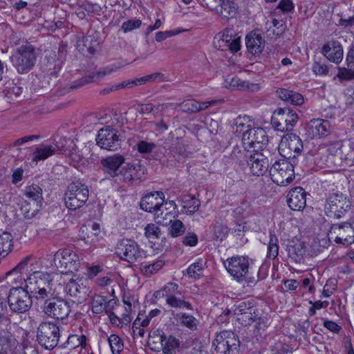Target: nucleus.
I'll return each mask as SVG.
<instances>
[{"label": "nucleus", "mask_w": 354, "mask_h": 354, "mask_svg": "<svg viewBox=\"0 0 354 354\" xmlns=\"http://www.w3.org/2000/svg\"><path fill=\"white\" fill-rule=\"evenodd\" d=\"M39 262L30 266L29 275L26 279H23L20 284L25 283L23 287L28 292L32 297L37 301H44L52 295L50 283L52 282V276L48 272L37 270V266Z\"/></svg>", "instance_id": "f257e3e1"}, {"label": "nucleus", "mask_w": 354, "mask_h": 354, "mask_svg": "<svg viewBox=\"0 0 354 354\" xmlns=\"http://www.w3.org/2000/svg\"><path fill=\"white\" fill-rule=\"evenodd\" d=\"M224 266L230 274L237 282L245 281L248 286H254L259 280L263 279L265 274H261L263 268H260L258 273V279L254 277L248 276L249 274V261L243 256H233L228 258L223 263Z\"/></svg>", "instance_id": "f03ea898"}, {"label": "nucleus", "mask_w": 354, "mask_h": 354, "mask_svg": "<svg viewBox=\"0 0 354 354\" xmlns=\"http://www.w3.org/2000/svg\"><path fill=\"white\" fill-rule=\"evenodd\" d=\"M234 314L237 320L243 326L251 325L256 322V327L259 329L269 326V319L261 315L260 309L253 301H245L234 306Z\"/></svg>", "instance_id": "7ed1b4c3"}, {"label": "nucleus", "mask_w": 354, "mask_h": 354, "mask_svg": "<svg viewBox=\"0 0 354 354\" xmlns=\"http://www.w3.org/2000/svg\"><path fill=\"white\" fill-rule=\"evenodd\" d=\"M10 59L18 73H28L37 62L35 48L32 44L22 45L17 48Z\"/></svg>", "instance_id": "20e7f679"}, {"label": "nucleus", "mask_w": 354, "mask_h": 354, "mask_svg": "<svg viewBox=\"0 0 354 354\" xmlns=\"http://www.w3.org/2000/svg\"><path fill=\"white\" fill-rule=\"evenodd\" d=\"M297 163V159L290 160L283 158L276 161L270 169L272 181L280 186L290 184L295 178L294 167Z\"/></svg>", "instance_id": "39448f33"}, {"label": "nucleus", "mask_w": 354, "mask_h": 354, "mask_svg": "<svg viewBox=\"0 0 354 354\" xmlns=\"http://www.w3.org/2000/svg\"><path fill=\"white\" fill-rule=\"evenodd\" d=\"M115 254L121 260L129 263L140 261L146 257V251L135 240L131 239L119 240L116 243Z\"/></svg>", "instance_id": "423d86ee"}, {"label": "nucleus", "mask_w": 354, "mask_h": 354, "mask_svg": "<svg viewBox=\"0 0 354 354\" xmlns=\"http://www.w3.org/2000/svg\"><path fill=\"white\" fill-rule=\"evenodd\" d=\"M88 187L80 182L71 183L64 194L65 205L71 210H76L84 205L88 198Z\"/></svg>", "instance_id": "0eeeda50"}, {"label": "nucleus", "mask_w": 354, "mask_h": 354, "mask_svg": "<svg viewBox=\"0 0 354 354\" xmlns=\"http://www.w3.org/2000/svg\"><path fill=\"white\" fill-rule=\"evenodd\" d=\"M33 299L22 286L12 288L8 296L10 310L18 314L24 313L32 306Z\"/></svg>", "instance_id": "6e6552de"}, {"label": "nucleus", "mask_w": 354, "mask_h": 354, "mask_svg": "<svg viewBox=\"0 0 354 354\" xmlns=\"http://www.w3.org/2000/svg\"><path fill=\"white\" fill-rule=\"evenodd\" d=\"M60 337L59 328L55 324L50 322L41 323L37 330V341L45 349L55 348Z\"/></svg>", "instance_id": "1a4fd4ad"}, {"label": "nucleus", "mask_w": 354, "mask_h": 354, "mask_svg": "<svg viewBox=\"0 0 354 354\" xmlns=\"http://www.w3.org/2000/svg\"><path fill=\"white\" fill-rule=\"evenodd\" d=\"M53 262L57 272L62 274L77 271L80 264L77 255L67 248L57 250L53 255Z\"/></svg>", "instance_id": "9d476101"}, {"label": "nucleus", "mask_w": 354, "mask_h": 354, "mask_svg": "<svg viewBox=\"0 0 354 354\" xmlns=\"http://www.w3.org/2000/svg\"><path fill=\"white\" fill-rule=\"evenodd\" d=\"M351 203L342 193H333L328 197L325 204L327 216L340 218L349 210Z\"/></svg>", "instance_id": "9b49d317"}, {"label": "nucleus", "mask_w": 354, "mask_h": 354, "mask_svg": "<svg viewBox=\"0 0 354 354\" xmlns=\"http://www.w3.org/2000/svg\"><path fill=\"white\" fill-rule=\"evenodd\" d=\"M304 145L300 137L295 133H287L281 140L279 151L281 156L286 159H297L303 151Z\"/></svg>", "instance_id": "f8f14e48"}, {"label": "nucleus", "mask_w": 354, "mask_h": 354, "mask_svg": "<svg viewBox=\"0 0 354 354\" xmlns=\"http://www.w3.org/2000/svg\"><path fill=\"white\" fill-rule=\"evenodd\" d=\"M43 301L42 311L48 317L61 320L68 317L71 307L65 300L57 297H48Z\"/></svg>", "instance_id": "ddd939ff"}, {"label": "nucleus", "mask_w": 354, "mask_h": 354, "mask_svg": "<svg viewBox=\"0 0 354 354\" xmlns=\"http://www.w3.org/2000/svg\"><path fill=\"white\" fill-rule=\"evenodd\" d=\"M268 138L266 131L261 127H253L243 131L242 136L243 146L252 149V152H258L268 143Z\"/></svg>", "instance_id": "4468645a"}, {"label": "nucleus", "mask_w": 354, "mask_h": 354, "mask_svg": "<svg viewBox=\"0 0 354 354\" xmlns=\"http://www.w3.org/2000/svg\"><path fill=\"white\" fill-rule=\"evenodd\" d=\"M119 131L110 126L102 128L96 136V143L100 148L109 151H115L120 147Z\"/></svg>", "instance_id": "2eb2a0df"}, {"label": "nucleus", "mask_w": 354, "mask_h": 354, "mask_svg": "<svg viewBox=\"0 0 354 354\" xmlns=\"http://www.w3.org/2000/svg\"><path fill=\"white\" fill-rule=\"evenodd\" d=\"M328 235L337 243L350 245L354 242V228L350 222L332 224Z\"/></svg>", "instance_id": "dca6fc26"}, {"label": "nucleus", "mask_w": 354, "mask_h": 354, "mask_svg": "<svg viewBox=\"0 0 354 354\" xmlns=\"http://www.w3.org/2000/svg\"><path fill=\"white\" fill-rule=\"evenodd\" d=\"M216 48L222 51L237 52L240 49V37L232 29L227 28L216 36L214 41Z\"/></svg>", "instance_id": "f3484780"}, {"label": "nucleus", "mask_w": 354, "mask_h": 354, "mask_svg": "<svg viewBox=\"0 0 354 354\" xmlns=\"http://www.w3.org/2000/svg\"><path fill=\"white\" fill-rule=\"evenodd\" d=\"M165 196L162 192H153L147 194L140 201V208L155 214L158 209L165 207Z\"/></svg>", "instance_id": "a211bd4d"}, {"label": "nucleus", "mask_w": 354, "mask_h": 354, "mask_svg": "<svg viewBox=\"0 0 354 354\" xmlns=\"http://www.w3.org/2000/svg\"><path fill=\"white\" fill-rule=\"evenodd\" d=\"M83 279H71L66 285L64 290L67 295L77 299L81 303L89 295L91 291Z\"/></svg>", "instance_id": "6ab92c4d"}, {"label": "nucleus", "mask_w": 354, "mask_h": 354, "mask_svg": "<svg viewBox=\"0 0 354 354\" xmlns=\"http://www.w3.org/2000/svg\"><path fill=\"white\" fill-rule=\"evenodd\" d=\"M124 162V157L120 153L106 156L100 160L103 171L109 178H115L119 175L120 169Z\"/></svg>", "instance_id": "aec40b11"}, {"label": "nucleus", "mask_w": 354, "mask_h": 354, "mask_svg": "<svg viewBox=\"0 0 354 354\" xmlns=\"http://www.w3.org/2000/svg\"><path fill=\"white\" fill-rule=\"evenodd\" d=\"M165 207L158 209L154 214L156 223L164 226L170 225L176 216V205L174 201H166Z\"/></svg>", "instance_id": "412c9836"}, {"label": "nucleus", "mask_w": 354, "mask_h": 354, "mask_svg": "<svg viewBox=\"0 0 354 354\" xmlns=\"http://www.w3.org/2000/svg\"><path fill=\"white\" fill-rule=\"evenodd\" d=\"M246 164L253 175L261 176L268 171L269 160L264 154L253 152Z\"/></svg>", "instance_id": "4be33fe9"}, {"label": "nucleus", "mask_w": 354, "mask_h": 354, "mask_svg": "<svg viewBox=\"0 0 354 354\" xmlns=\"http://www.w3.org/2000/svg\"><path fill=\"white\" fill-rule=\"evenodd\" d=\"M321 52L328 60L335 64H338L343 59V48L338 41H327L324 44Z\"/></svg>", "instance_id": "5701e85b"}, {"label": "nucleus", "mask_w": 354, "mask_h": 354, "mask_svg": "<svg viewBox=\"0 0 354 354\" xmlns=\"http://www.w3.org/2000/svg\"><path fill=\"white\" fill-rule=\"evenodd\" d=\"M289 207L294 211L302 210L306 204V193L301 187L292 189L287 196Z\"/></svg>", "instance_id": "b1692460"}, {"label": "nucleus", "mask_w": 354, "mask_h": 354, "mask_svg": "<svg viewBox=\"0 0 354 354\" xmlns=\"http://www.w3.org/2000/svg\"><path fill=\"white\" fill-rule=\"evenodd\" d=\"M308 128L313 138H317L326 137L332 131V127L329 121L321 118L311 120L309 122Z\"/></svg>", "instance_id": "393cba45"}, {"label": "nucleus", "mask_w": 354, "mask_h": 354, "mask_svg": "<svg viewBox=\"0 0 354 354\" xmlns=\"http://www.w3.org/2000/svg\"><path fill=\"white\" fill-rule=\"evenodd\" d=\"M252 153L249 148H245L242 144L241 146L236 145L233 147L232 150L226 157L229 163L243 165L248 162Z\"/></svg>", "instance_id": "a878e982"}, {"label": "nucleus", "mask_w": 354, "mask_h": 354, "mask_svg": "<svg viewBox=\"0 0 354 354\" xmlns=\"http://www.w3.org/2000/svg\"><path fill=\"white\" fill-rule=\"evenodd\" d=\"M45 59L47 61L46 66L49 71L60 69L64 57L66 54L65 47L62 46L59 48L57 55L53 50H45Z\"/></svg>", "instance_id": "bb28decb"}, {"label": "nucleus", "mask_w": 354, "mask_h": 354, "mask_svg": "<svg viewBox=\"0 0 354 354\" xmlns=\"http://www.w3.org/2000/svg\"><path fill=\"white\" fill-rule=\"evenodd\" d=\"M265 40L256 32H251L245 37V45L249 53L253 55H260L265 48Z\"/></svg>", "instance_id": "cd10ccee"}, {"label": "nucleus", "mask_w": 354, "mask_h": 354, "mask_svg": "<svg viewBox=\"0 0 354 354\" xmlns=\"http://www.w3.org/2000/svg\"><path fill=\"white\" fill-rule=\"evenodd\" d=\"M226 85H228L232 90H239L243 91L257 92L261 88L258 83H252L249 81L241 80L238 77H233L230 80H225Z\"/></svg>", "instance_id": "c85d7f7f"}, {"label": "nucleus", "mask_w": 354, "mask_h": 354, "mask_svg": "<svg viewBox=\"0 0 354 354\" xmlns=\"http://www.w3.org/2000/svg\"><path fill=\"white\" fill-rule=\"evenodd\" d=\"M274 115L278 117V120L283 122L288 131L292 130L299 118L297 113L288 108L278 109Z\"/></svg>", "instance_id": "c756f323"}, {"label": "nucleus", "mask_w": 354, "mask_h": 354, "mask_svg": "<svg viewBox=\"0 0 354 354\" xmlns=\"http://www.w3.org/2000/svg\"><path fill=\"white\" fill-rule=\"evenodd\" d=\"M62 148L63 146L59 145L58 142L50 145H42L39 147H37L33 152L32 160L35 162L44 160L57 151H61Z\"/></svg>", "instance_id": "7c9ffc66"}, {"label": "nucleus", "mask_w": 354, "mask_h": 354, "mask_svg": "<svg viewBox=\"0 0 354 354\" xmlns=\"http://www.w3.org/2000/svg\"><path fill=\"white\" fill-rule=\"evenodd\" d=\"M238 6L233 0H218L216 12L223 19H229L236 16Z\"/></svg>", "instance_id": "2f4dec72"}, {"label": "nucleus", "mask_w": 354, "mask_h": 354, "mask_svg": "<svg viewBox=\"0 0 354 354\" xmlns=\"http://www.w3.org/2000/svg\"><path fill=\"white\" fill-rule=\"evenodd\" d=\"M277 96L282 100L292 105L299 106L304 102L303 95L288 88H281L276 91Z\"/></svg>", "instance_id": "473e14b6"}, {"label": "nucleus", "mask_w": 354, "mask_h": 354, "mask_svg": "<svg viewBox=\"0 0 354 354\" xmlns=\"http://www.w3.org/2000/svg\"><path fill=\"white\" fill-rule=\"evenodd\" d=\"M16 342V339L8 330H0V354H8L12 352Z\"/></svg>", "instance_id": "72a5a7b5"}, {"label": "nucleus", "mask_w": 354, "mask_h": 354, "mask_svg": "<svg viewBox=\"0 0 354 354\" xmlns=\"http://www.w3.org/2000/svg\"><path fill=\"white\" fill-rule=\"evenodd\" d=\"M342 143L340 142H336L329 149L330 155L328 156L326 160L327 165L330 167L338 168L341 167L345 160L342 158V151L340 148Z\"/></svg>", "instance_id": "f704fd0d"}, {"label": "nucleus", "mask_w": 354, "mask_h": 354, "mask_svg": "<svg viewBox=\"0 0 354 354\" xmlns=\"http://www.w3.org/2000/svg\"><path fill=\"white\" fill-rule=\"evenodd\" d=\"M169 152L172 153L174 157L178 161L183 160L185 157H187L190 152L187 150V147L185 143V140L181 138H176L173 140L171 147L169 148Z\"/></svg>", "instance_id": "c9c22d12"}, {"label": "nucleus", "mask_w": 354, "mask_h": 354, "mask_svg": "<svg viewBox=\"0 0 354 354\" xmlns=\"http://www.w3.org/2000/svg\"><path fill=\"white\" fill-rule=\"evenodd\" d=\"M174 319H175L181 326L187 328L191 330H196L199 324L198 320L192 315L185 313H171Z\"/></svg>", "instance_id": "e433bc0d"}, {"label": "nucleus", "mask_w": 354, "mask_h": 354, "mask_svg": "<svg viewBox=\"0 0 354 354\" xmlns=\"http://www.w3.org/2000/svg\"><path fill=\"white\" fill-rule=\"evenodd\" d=\"M218 335L230 352L233 354H236L240 346L238 336L234 333L229 330L222 331Z\"/></svg>", "instance_id": "4c0bfd02"}, {"label": "nucleus", "mask_w": 354, "mask_h": 354, "mask_svg": "<svg viewBox=\"0 0 354 354\" xmlns=\"http://www.w3.org/2000/svg\"><path fill=\"white\" fill-rule=\"evenodd\" d=\"M289 258L295 263H301L306 253V246L303 242H297L288 246Z\"/></svg>", "instance_id": "58836bf2"}, {"label": "nucleus", "mask_w": 354, "mask_h": 354, "mask_svg": "<svg viewBox=\"0 0 354 354\" xmlns=\"http://www.w3.org/2000/svg\"><path fill=\"white\" fill-rule=\"evenodd\" d=\"M183 212L186 214H193L198 210L201 201L193 196L185 195L182 198Z\"/></svg>", "instance_id": "ea45409f"}, {"label": "nucleus", "mask_w": 354, "mask_h": 354, "mask_svg": "<svg viewBox=\"0 0 354 354\" xmlns=\"http://www.w3.org/2000/svg\"><path fill=\"white\" fill-rule=\"evenodd\" d=\"M12 236L10 233L4 232L0 235V259L6 257L12 247Z\"/></svg>", "instance_id": "a19ab883"}, {"label": "nucleus", "mask_w": 354, "mask_h": 354, "mask_svg": "<svg viewBox=\"0 0 354 354\" xmlns=\"http://www.w3.org/2000/svg\"><path fill=\"white\" fill-rule=\"evenodd\" d=\"M119 174L123 176V179L125 182L131 184L133 183L134 180H138L140 178L136 167L130 164L123 167Z\"/></svg>", "instance_id": "79ce46f5"}, {"label": "nucleus", "mask_w": 354, "mask_h": 354, "mask_svg": "<svg viewBox=\"0 0 354 354\" xmlns=\"http://www.w3.org/2000/svg\"><path fill=\"white\" fill-rule=\"evenodd\" d=\"M26 196L32 201L33 205L39 207L38 203L42 199V189L37 185H32L26 188Z\"/></svg>", "instance_id": "37998d69"}, {"label": "nucleus", "mask_w": 354, "mask_h": 354, "mask_svg": "<svg viewBox=\"0 0 354 354\" xmlns=\"http://www.w3.org/2000/svg\"><path fill=\"white\" fill-rule=\"evenodd\" d=\"M267 257L274 259L279 254V239L274 232H269Z\"/></svg>", "instance_id": "c03bdc74"}, {"label": "nucleus", "mask_w": 354, "mask_h": 354, "mask_svg": "<svg viewBox=\"0 0 354 354\" xmlns=\"http://www.w3.org/2000/svg\"><path fill=\"white\" fill-rule=\"evenodd\" d=\"M168 76L162 73H154L150 75H147L140 78L136 79V82H138V85L145 84L147 82H168Z\"/></svg>", "instance_id": "a18cd8bd"}, {"label": "nucleus", "mask_w": 354, "mask_h": 354, "mask_svg": "<svg viewBox=\"0 0 354 354\" xmlns=\"http://www.w3.org/2000/svg\"><path fill=\"white\" fill-rule=\"evenodd\" d=\"M179 346V340L171 335L167 337L165 335L164 342L161 343L160 349L165 354H172Z\"/></svg>", "instance_id": "49530a36"}, {"label": "nucleus", "mask_w": 354, "mask_h": 354, "mask_svg": "<svg viewBox=\"0 0 354 354\" xmlns=\"http://www.w3.org/2000/svg\"><path fill=\"white\" fill-rule=\"evenodd\" d=\"M166 304L175 308L193 310V307L189 301L178 298L176 295L168 296L166 299Z\"/></svg>", "instance_id": "de8ad7c7"}, {"label": "nucleus", "mask_w": 354, "mask_h": 354, "mask_svg": "<svg viewBox=\"0 0 354 354\" xmlns=\"http://www.w3.org/2000/svg\"><path fill=\"white\" fill-rule=\"evenodd\" d=\"M86 337L85 335H70L66 343L64 344V347H68L69 349H74L77 347H84L86 345Z\"/></svg>", "instance_id": "09e8293b"}, {"label": "nucleus", "mask_w": 354, "mask_h": 354, "mask_svg": "<svg viewBox=\"0 0 354 354\" xmlns=\"http://www.w3.org/2000/svg\"><path fill=\"white\" fill-rule=\"evenodd\" d=\"M163 266L164 261L162 260H158L156 262L148 265H141L140 270L145 277H149L159 271Z\"/></svg>", "instance_id": "8fccbe9b"}, {"label": "nucleus", "mask_w": 354, "mask_h": 354, "mask_svg": "<svg viewBox=\"0 0 354 354\" xmlns=\"http://www.w3.org/2000/svg\"><path fill=\"white\" fill-rule=\"evenodd\" d=\"M165 334L162 330H157L153 333H149V344L151 345L154 344L151 349L158 351L161 348V343L164 342Z\"/></svg>", "instance_id": "3c124183"}, {"label": "nucleus", "mask_w": 354, "mask_h": 354, "mask_svg": "<svg viewBox=\"0 0 354 354\" xmlns=\"http://www.w3.org/2000/svg\"><path fill=\"white\" fill-rule=\"evenodd\" d=\"M347 68H338L337 77L340 80L349 81L354 80V64L346 63Z\"/></svg>", "instance_id": "603ef678"}, {"label": "nucleus", "mask_w": 354, "mask_h": 354, "mask_svg": "<svg viewBox=\"0 0 354 354\" xmlns=\"http://www.w3.org/2000/svg\"><path fill=\"white\" fill-rule=\"evenodd\" d=\"M252 214V208L250 202L245 200L242 201L234 209L233 215L234 216H244Z\"/></svg>", "instance_id": "864d4df0"}, {"label": "nucleus", "mask_w": 354, "mask_h": 354, "mask_svg": "<svg viewBox=\"0 0 354 354\" xmlns=\"http://www.w3.org/2000/svg\"><path fill=\"white\" fill-rule=\"evenodd\" d=\"M228 227L220 223H216L212 226V235L216 240H223L228 234Z\"/></svg>", "instance_id": "5fc2aeb1"}, {"label": "nucleus", "mask_w": 354, "mask_h": 354, "mask_svg": "<svg viewBox=\"0 0 354 354\" xmlns=\"http://www.w3.org/2000/svg\"><path fill=\"white\" fill-rule=\"evenodd\" d=\"M108 341L113 354H119L123 350V342L118 335L115 334L111 335L108 338Z\"/></svg>", "instance_id": "6e6d98bb"}, {"label": "nucleus", "mask_w": 354, "mask_h": 354, "mask_svg": "<svg viewBox=\"0 0 354 354\" xmlns=\"http://www.w3.org/2000/svg\"><path fill=\"white\" fill-rule=\"evenodd\" d=\"M117 70V67L115 65H109L104 68H100L95 73L91 74L93 82H97L102 80L104 76L109 75L113 72Z\"/></svg>", "instance_id": "4d7b16f0"}, {"label": "nucleus", "mask_w": 354, "mask_h": 354, "mask_svg": "<svg viewBox=\"0 0 354 354\" xmlns=\"http://www.w3.org/2000/svg\"><path fill=\"white\" fill-rule=\"evenodd\" d=\"M185 232V226L180 220H173L169 227V234L172 237L181 236Z\"/></svg>", "instance_id": "13d9d810"}, {"label": "nucleus", "mask_w": 354, "mask_h": 354, "mask_svg": "<svg viewBox=\"0 0 354 354\" xmlns=\"http://www.w3.org/2000/svg\"><path fill=\"white\" fill-rule=\"evenodd\" d=\"M106 298L101 296H97L94 298L92 303V311L95 314H100L106 311Z\"/></svg>", "instance_id": "bf43d9fd"}, {"label": "nucleus", "mask_w": 354, "mask_h": 354, "mask_svg": "<svg viewBox=\"0 0 354 354\" xmlns=\"http://www.w3.org/2000/svg\"><path fill=\"white\" fill-rule=\"evenodd\" d=\"M160 227L154 223H149L145 227V235L149 240L158 239L160 238Z\"/></svg>", "instance_id": "052dcab7"}, {"label": "nucleus", "mask_w": 354, "mask_h": 354, "mask_svg": "<svg viewBox=\"0 0 354 354\" xmlns=\"http://www.w3.org/2000/svg\"><path fill=\"white\" fill-rule=\"evenodd\" d=\"M212 346L214 347L215 354H233L226 346L225 342L218 334L212 342Z\"/></svg>", "instance_id": "680f3d73"}, {"label": "nucleus", "mask_w": 354, "mask_h": 354, "mask_svg": "<svg viewBox=\"0 0 354 354\" xmlns=\"http://www.w3.org/2000/svg\"><path fill=\"white\" fill-rule=\"evenodd\" d=\"M203 268V261L198 260L196 262L191 264L187 269V273L189 277L197 279L200 276V272Z\"/></svg>", "instance_id": "e2e57ef3"}, {"label": "nucleus", "mask_w": 354, "mask_h": 354, "mask_svg": "<svg viewBox=\"0 0 354 354\" xmlns=\"http://www.w3.org/2000/svg\"><path fill=\"white\" fill-rule=\"evenodd\" d=\"M138 82H136V80H131V81H124L121 83L116 84L115 85H113L111 88L104 89L102 93H108L111 91H118L122 88H133L135 86H137Z\"/></svg>", "instance_id": "0e129e2a"}, {"label": "nucleus", "mask_w": 354, "mask_h": 354, "mask_svg": "<svg viewBox=\"0 0 354 354\" xmlns=\"http://www.w3.org/2000/svg\"><path fill=\"white\" fill-rule=\"evenodd\" d=\"M249 122L250 120L247 116L236 118L234 122V124L236 126V132L241 133L243 135V131L251 128L250 124H246V122Z\"/></svg>", "instance_id": "69168bd1"}, {"label": "nucleus", "mask_w": 354, "mask_h": 354, "mask_svg": "<svg viewBox=\"0 0 354 354\" xmlns=\"http://www.w3.org/2000/svg\"><path fill=\"white\" fill-rule=\"evenodd\" d=\"M162 291L163 292V296L166 297V299L170 295H181V292L178 290V285L173 282L167 283Z\"/></svg>", "instance_id": "338daca9"}, {"label": "nucleus", "mask_w": 354, "mask_h": 354, "mask_svg": "<svg viewBox=\"0 0 354 354\" xmlns=\"http://www.w3.org/2000/svg\"><path fill=\"white\" fill-rule=\"evenodd\" d=\"M156 148L153 142L140 140L137 143V149L140 153H150Z\"/></svg>", "instance_id": "774afa93"}]
</instances>
